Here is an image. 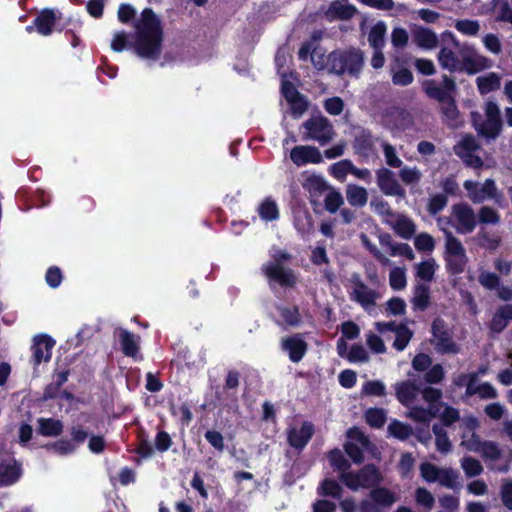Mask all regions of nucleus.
Returning a JSON list of instances; mask_svg holds the SVG:
<instances>
[{"label":"nucleus","mask_w":512,"mask_h":512,"mask_svg":"<svg viewBox=\"0 0 512 512\" xmlns=\"http://www.w3.org/2000/svg\"><path fill=\"white\" fill-rule=\"evenodd\" d=\"M476 85L480 94H488L500 88L501 77L495 72H490L477 77Z\"/></svg>","instance_id":"nucleus-31"},{"label":"nucleus","mask_w":512,"mask_h":512,"mask_svg":"<svg viewBox=\"0 0 512 512\" xmlns=\"http://www.w3.org/2000/svg\"><path fill=\"white\" fill-rule=\"evenodd\" d=\"M304 187L307 189V191L310 194V197L313 199L319 198L323 193L327 192L328 189L330 188L323 178L317 176L309 177L306 180Z\"/></svg>","instance_id":"nucleus-38"},{"label":"nucleus","mask_w":512,"mask_h":512,"mask_svg":"<svg viewBox=\"0 0 512 512\" xmlns=\"http://www.w3.org/2000/svg\"><path fill=\"white\" fill-rule=\"evenodd\" d=\"M345 193L348 203L353 207L362 208L368 202V192L362 186L348 184Z\"/></svg>","instance_id":"nucleus-30"},{"label":"nucleus","mask_w":512,"mask_h":512,"mask_svg":"<svg viewBox=\"0 0 512 512\" xmlns=\"http://www.w3.org/2000/svg\"><path fill=\"white\" fill-rule=\"evenodd\" d=\"M422 394V398L425 402L428 403V405H435L440 409V405L443 402H440V399L442 397V391L437 388L433 387H424L422 390L420 389V392Z\"/></svg>","instance_id":"nucleus-61"},{"label":"nucleus","mask_w":512,"mask_h":512,"mask_svg":"<svg viewBox=\"0 0 512 512\" xmlns=\"http://www.w3.org/2000/svg\"><path fill=\"white\" fill-rule=\"evenodd\" d=\"M353 162L344 159L332 164L329 167L330 174L339 181H344L348 174H351Z\"/></svg>","instance_id":"nucleus-46"},{"label":"nucleus","mask_w":512,"mask_h":512,"mask_svg":"<svg viewBox=\"0 0 512 512\" xmlns=\"http://www.w3.org/2000/svg\"><path fill=\"white\" fill-rule=\"evenodd\" d=\"M440 109L442 120L447 126L457 128L462 125L463 120L453 98L441 104Z\"/></svg>","instance_id":"nucleus-28"},{"label":"nucleus","mask_w":512,"mask_h":512,"mask_svg":"<svg viewBox=\"0 0 512 512\" xmlns=\"http://www.w3.org/2000/svg\"><path fill=\"white\" fill-rule=\"evenodd\" d=\"M439 265L434 258H428L415 265V275L425 282H431Z\"/></svg>","instance_id":"nucleus-33"},{"label":"nucleus","mask_w":512,"mask_h":512,"mask_svg":"<svg viewBox=\"0 0 512 512\" xmlns=\"http://www.w3.org/2000/svg\"><path fill=\"white\" fill-rule=\"evenodd\" d=\"M304 140H312L320 145H325L333 140L335 136L331 122L324 116H313L306 120L303 125Z\"/></svg>","instance_id":"nucleus-8"},{"label":"nucleus","mask_w":512,"mask_h":512,"mask_svg":"<svg viewBox=\"0 0 512 512\" xmlns=\"http://www.w3.org/2000/svg\"><path fill=\"white\" fill-rule=\"evenodd\" d=\"M375 175L377 186L384 195L401 199L405 198L406 191L392 170L381 167L375 171Z\"/></svg>","instance_id":"nucleus-13"},{"label":"nucleus","mask_w":512,"mask_h":512,"mask_svg":"<svg viewBox=\"0 0 512 512\" xmlns=\"http://www.w3.org/2000/svg\"><path fill=\"white\" fill-rule=\"evenodd\" d=\"M388 432L395 438L405 440L412 435V428L400 421L394 420L388 426Z\"/></svg>","instance_id":"nucleus-55"},{"label":"nucleus","mask_w":512,"mask_h":512,"mask_svg":"<svg viewBox=\"0 0 512 512\" xmlns=\"http://www.w3.org/2000/svg\"><path fill=\"white\" fill-rule=\"evenodd\" d=\"M367 423L375 428H380L386 422V413L384 409L370 408L365 414Z\"/></svg>","instance_id":"nucleus-58"},{"label":"nucleus","mask_w":512,"mask_h":512,"mask_svg":"<svg viewBox=\"0 0 512 512\" xmlns=\"http://www.w3.org/2000/svg\"><path fill=\"white\" fill-rule=\"evenodd\" d=\"M344 203L342 194L332 188H329L324 197L325 209L330 213H335Z\"/></svg>","instance_id":"nucleus-47"},{"label":"nucleus","mask_w":512,"mask_h":512,"mask_svg":"<svg viewBox=\"0 0 512 512\" xmlns=\"http://www.w3.org/2000/svg\"><path fill=\"white\" fill-rule=\"evenodd\" d=\"M478 149L476 139L471 135L464 136L455 146L454 151L460 158L467 157Z\"/></svg>","instance_id":"nucleus-45"},{"label":"nucleus","mask_w":512,"mask_h":512,"mask_svg":"<svg viewBox=\"0 0 512 512\" xmlns=\"http://www.w3.org/2000/svg\"><path fill=\"white\" fill-rule=\"evenodd\" d=\"M409 41V33L403 27H395L391 32V43L395 48L403 49Z\"/></svg>","instance_id":"nucleus-59"},{"label":"nucleus","mask_w":512,"mask_h":512,"mask_svg":"<svg viewBox=\"0 0 512 512\" xmlns=\"http://www.w3.org/2000/svg\"><path fill=\"white\" fill-rule=\"evenodd\" d=\"M443 409L441 412L439 411V418L443 425L451 426L453 423L460 420V412L458 409L449 406L445 403L440 405V409Z\"/></svg>","instance_id":"nucleus-53"},{"label":"nucleus","mask_w":512,"mask_h":512,"mask_svg":"<svg viewBox=\"0 0 512 512\" xmlns=\"http://www.w3.org/2000/svg\"><path fill=\"white\" fill-rule=\"evenodd\" d=\"M357 12L354 5L350 4L348 0H335L330 3L324 11V17L328 21L334 20H348L352 18Z\"/></svg>","instance_id":"nucleus-22"},{"label":"nucleus","mask_w":512,"mask_h":512,"mask_svg":"<svg viewBox=\"0 0 512 512\" xmlns=\"http://www.w3.org/2000/svg\"><path fill=\"white\" fill-rule=\"evenodd\" d=\"M21 475V469L16 462L0 464V483L11 485L15 483Z\"/></svg>","instance_id":"nucleus-35"},{"label":"nucleus","mask_w":512,"mask_h":512,"mask_svg":"<svg viewBox=\"0 0 512 512\" xmlns=\"http://www.w3.org/2000/svg\"><path fill=\"white\" fill-rule=\"evenodd\" d=\"M450 222L459 234H469L477 225V215L470 205L458 203L451 208Z\"/></svg>","instance_id":"nucleus-10"},{"label":"nucleus","mask_w":512,"mask_h":512,"mask_svg":"<svg viewBox=\"0 0 512 512\" xmlns=\"http://www.w3.org/2000/svg\"><path fill=\"white\" fill-rule=\"evenodd\" d=\"M460 465L466 477L472 478L482 474L484 468L481 462L471 456H465L460 460Z\"/></svg>","instance_id":"nucleus-40"},{"label":"nucleus","mask_w":512,"mask_h":512,"mask_svg":"<svg viewBox=\"0 0 512 512\" xmlns=\"http://www.w3.org/2000/svg\"><path fill=\"white\" fill-rule=\"evenodd\" d=\"M54 345L55 341L48 335L41 334L35 336L31 347L33 364L38 366L42 362L50 361Z\"/></svg>","instance_id":"nucleus-18"},{"label":"nucleus","mask_w":512,"mask_h":512,"mask_svg":"<svg viewBox=\"0 0 512 512\" xmlns=\"http://www.w3.org/2000/svg\"><path fill=\"white\" fill-rule=\"evenodd\" d=\"M346 435L347 441L344 444L345 452L354 463H362L364 460L363 453L370 451L372 446L368 437L356 427L350 428Z\"/></svg>","instance_id":"nucleus-11"},{"label":"nucleus","mask_w":512,"mask_h":512,"mask_svg":"<svg viewBox=\"0 0 512 512\" xmlns=\"http://www.w3.org/2000/svg\"><path fill=\"white\" fill-rule=\"evenodd\" d=\"M390 73L394 85L407 86L411 84L414 79L412 72L405 67L396 68L395 66H391Z\"/></svg>","instance_id":"nucleus-44"},{"label":"nucleus","mask_w":512,"mask_h":512,"mask_svg":"<svg viewBox=\"0 0 512 512\" xmlns=\"http://www.w3.org/2000/svg\"><path fill=\"white\" fill-rule=\"evenodd\" d=\"M424 90L430 98L439 101L441 104L452 99V96L449 95L441 86L437 85L434 80L426 81L424 84Z\"/></svg>","instance_id":"nucleus-42"},{"label":"nucleus","mask_w":512,"mask_h":512,"mask_svg":"<svg viewBox=\"0 0 512 512\" xmlns=\"http://www.w3.org/2000/svg\"><path fill=\"white\" fill-rule=\"evenodd\" d=\"M482 440L479 435L476 433L466 434V432L461 433V442L460 446L464 449L471 452H478L481 449Z\"/></svg>","instance_id":"nucleus-56"},{"label":"nucleus","mask_w":512,"mask_h":512,"mask_svg":"<svg viewBox=\"0 0 512 512\" xmlns=\"http://www.w3.org/2000/svg\"><path fill=\"white\" fill-rule=\"evenodd\" d=\"M414 246L418 251L432 252L435 248V241L430 234L420 233L414 239Z\"/></svg>","instance_id":"nucleus-62"},{"label":"nucleus","mask_w":512,"mask_h":512,"mask_svg":"<svg viewBox=\"0 0 512 512\" xmlns=\"http://www.w3.org/2000/svg\"><path fill=\"white\" fill-rule=\"evenodd\" d=\"M433 432L435 434L436 449L442 454H448L452 449V444L446 431L440 425L435 424Z\"/></svg>","instance_id":"nucleus-43"},{"label":"nucleus","mask_w":512,"mask_h":512,"mask_svg":"<svg viewBox=\"0 0 512 512\" xmlns=\"http://www.w3.org/2000/svg\"><path fill=\"white\" fill-rule=\"evenodd\" d=\"M38 432L43 436L56 437L63 432V423L58 419L53 418H39Z\"/></svg>","instance_id":"nucleus-32"},{"label":"nucleus","mask_w":512,"mask_h":512,"mask_svg":"<svg viewBox=\"0 0 512 512\" xmlns=\"http://www.w3.org/2000/svg\"><path fill=\"white\" fill-rule=\"evenodd\" d=\"M378 142L379 139L373 136L370 131L362 129L355 135L352 148L358 157L367 162L377 157L376 144Z\"/></svg>","instance_id":"nucleus-14"},{"label":"nucleus","mask_w":512,"mask_h":512,"mask_svg":"<svg viewBox=\"0 0 512 512\" xmlns=\"http://www.w3.org/2000/svg\"><path fill=\"white\" fill-rule=\"evenodd\" d=\"M369 497L378 505H380V507L383 508L386 512L400 498L397 492L389 490L385 487L372 489L369 493Z\"/></svg>","instance_id":"nucleus-27"},{"label":"nucleus","mask_w":512,"mask_h":512,"mask_svg":"<svg viewBox=\"0 0 512 512\" xmlns=\"http://www.w3.org/2000/svg\"><path fill=\"white\" fill-rule=\"evenodd\" d=\"M345 287L349 299L368 313L375 310L378 300L382 297L380 291L376 287L367 285L358 273L350 275Z\"/></svg>","instance_id":"nucleus-3"},{"label":"nucleus","mask_w":512,"mask_h":512,"mask_svg":"<svg viewBox=\"0 0 512 512\" xmlns=\"http://www.w3.org/2000/svg\"><path fill=\"white\" fill-rule=\"evenodd\" d=\"M432 344L442 354H457L459 348L453 341L447 325L442 319H435L432 323Z\"/></svg>","instance_id":"nucleus-12"},{"label":"nucleus","mask_w":512,"mask_h":512,"mask_svg":"<svg viewBox=\"0 0 512 512\" xmlns=\"http://www.w3.org/2000/svg\"><path fill=\"white\" fill-rule=\"evenodd\" d=\"M395 395L398 401L409 407L416 399L420 388L411 381H401L394 385Z\"/></svg>","instance_id":"nucleus-25"},{"label":"nucleus","mask_w":512,"mask_h":512,"mask_svg":"<svg viewBox=\"0 0 512 512\" xmlns=\"http://www.w3.org/2000/svg\"><path fill=\"white\" fill-rule=\"evenodd\" d=\"M412 42L420 49L425 51H431L438 47L439 37L432 29L412 24L410 26Z\"/></svg>","instance_id":"nucleus-17"},{"label":"nucleus","mask_w":512,"mask_h":512,"mask_svg":"<svg viewBox=\"0 0 512 512\" xmlns=\"http://www.w3.org/2000/svg\"><path fill=\"white\" fill-rule=\"evenodd\" d=\"M389 285L393 290H402L407 285L406 269L395 267L389 273Z\"/></svg>","instance_id":"nucleus-52"},{"label":"nucleus","mask_w":512,"mask_h":512,"mask_svg":"<svg viewBox=\"0 0 512 512\" xmlns=\"http://www.w3.org/2000/svg\"><path fill=\"white\" fill-rule=\"evenodd\" d=\"M444 261L446 270L453 275L464 272L468 256L462 242L451 231L445 230Z\"/></svg>","instance_id":"nucleus-5"},{"label":"nucleus","mask_w":512,"mask_h":512,"mask_svg":"<svg viewBox=\"0 0 512 512\" xmlns=\"http://www.w3.org/2000/svg\"><path fill=\"white\" fill-rule=\"evenodd\" d=\"M413 337V332L406 325L400 324V327L395 332V340L393 342V347L397 351H403L411 338Z\"/></svg>","instance_id":"nucleus-49"},{"label":"nucleus","mask_w":512,"mask_h":512,"mask_svg":"<svg viewBox=\"0 0 512 512\" xmlns=\"http://www.w3.org/2000/svg\"><path fill=\"white\" fill-rule=\"evenodd\" d=\"M343 489L335 480L326 479L319 487V493L324 496H331L339 499L342 495Z\"/></svg>","instance_id":"nucleus-57"},{"label":"nucleus","mask_w":512,"mask_h":512,"mask_svg":"<svg viewBox=\"0 0 512 512\" xmlns=\"http://www.w3.org/2000/svg\"><path fill=\"white\" fill-rule=\"evenodd\" d=\"M115 334L119 338L125 356L136 358L139 353L140 337L123 328L116 329Z\"/></svg>","instance_id":"nucleus-24"},{"label":"nucleus","mask_w":512,"mask_h":512,"mask_svg":"<svg viewBox=\"0 0 512 512\" xmlns=\"http://www.w3.org/2000/svg\"><path fill=\"white\" fill-rule=\"evenodd\" d=\"M477 453H480L484 459L490 461H497L502 455L499 444L494 441H483L481 449Z\"/></svg>","instance_id":"nucleus-50"},{"label":"nucleus","mask_w":512,"mask_h":512,"mask_svg":"<svg viewBox=\"0 0 512 512\" xmlns=\"http://www.w3.org/2000/svg\"><path fill=\"white\" fill-rule=\"evenodd\" d=\"M422 172L416 166H401L399 170V177L401 181L407 186H416L421 182Z\"/></svg>","instance_id":"nucleus-36"},{"label":"nucleus","mask_w":512,"mask_h":512,"mask_svg":"<svg viewBox=\"0 0 512 512\" xmlns=\"http://www.w3.org/2000/svg\"><path fill=\"white\" fill-rule=\"evenodd\" d=\"M454 26L457 31L466 36H476L480 31V24L477 20H457Z\"/></svg>","instance_id":"nucleus-54"},{"label":"nucleus","mask_w":512,"mask_h":512,"mask_svg":"<svg viewBox=\"0 0 512 512\" xmlns=\"http://www.w3.org/2000/svg\"><path fill=\"white\" fill-rule=\"evenodd\" d=\"M443 37L448 39L458 51L455 52L448 46L440 48L437 61L442 69L449 72H465L468 75H474L492 67L493 62L489 58L480 54L472 45L460 44L452 32L445 31Z\"/></svg>","instance_id":"nucleus-1"},{"label":"nucleus","mask_w":512,"mask_h":512,"mask_svg":"<svg viewBox=\"0 0 512 512\" xmlns=\"http://www.w3.org/2000/svg\"><path fill=\"white\" fill-rule=\"evenodd\" d=\"M262 271L270 282L278 283L282 287H293L296 283V276L289 268L280 263H266Z\"/></svg>","instance_id":"nucleus-16"},{"label":"nucleus","mask_w":512,"mask_h":512,"mask_svg":"<svg viewBox=\"0 0 512 512\" xmlns=\"http://www.w3.org/2000/svg\"><path fill=\"white\" fill-rule=\"evenodd\" d=\"M292 162L298 167L307 164H318L322 162V155L318 148L310 145H299L290 152Z\"/></svg>","instance_id":"nucleus-20"},{"label":"nucleus","mask_w":512,"mask_h":512,"mask_svg":"<svg viewBox=\"0 0 512 512\" xmlns=\"http://www.w3.org/2000/svg\"><path fill=\"white\" fill-rule=\"evenodd\" d=\"M479 221L483 224L496 225L500 222V215L496 209L490 206H483L478 213Z\"/></svg>","instance_id":"nucleus-63"},{"label":"nucleus","mask_w":512,"mask_h":512,"mask_svg":"<svg viewBox=\"0 0 512 512\" xmlns=\"http://www.w3.org/2000/svg\"><path fill=\"white\" fill-rule=\"evenodd\" d=\"M439 413V408L435 405H428L427 408L422 406L410 407L407 416L418 423H429Z\"/></svg>","instance_id":"nucleus-29"},{"label":"nucleus","mask_w":512,"mask_h":512,"mask_svg":"<svg viewBox=\"0 0 512 512\" xmlns=\"http://www.w3.org/2000/svg\"><path fill=\"white\" fill-rule=\"evenodd\" d=\"M328 65L336 74L348 73L357 77L364 65V54L357 48L334 51L328 56Z\"/></svg>","instance_id":"nucleus-4"},{"label":"nucleus","mask_w":512,"mask_h":512,"mask_svg":"<svg viewBox=\"0 0 512 512\" xmlns=\"http://www.w3.org/2000/svg\"><path fill=\"white\" fill-rule=\"evenodd\" d=\"M281 347L288 353L289 359L294 363L301 361L307 351V343L300 334L283 338Z\"/></svg>","instance_id":"nucleus-23"},{"label":"nucleus","mask_w":512,"mask_h":512,"mask_svg":"<svg viewBox=\"0 0 512 512\" xmlns=\"http://www.w3.org/2000/svg\"><path fill=\"white\" fill-rule=\"evenodd\" d=\"M421 477L428 483H438L440 486L458 490L462 484L459 472L453 468L438 467L432 463L425 462L419 467Z\"/></svg>","instance_id":"nucleus-7"},{"label":"nucleus","mask_w":512,"mask_h":512,"mask_svg":"<svg viewBox=\"0 0 512 512\" xmlns=\"http://www.w3.org/2000/svg\"><path fill=\"white\" fill-rule=\"evenodd\" d=\"M430 291L429 287L424 284H419L414 288V295L412 304L414 309L423 311L429 305Z\"/></svg>","instance_id":"nucleus-37"},{"label":"nucleus","mask_w":512,"mask_h":512,"mask_svg":"<svg viewBox=\"0 0 512 512\" xmlns=\"http://www.w3.org/2000/svg\"><path fill=\"white\" fill-rule=\"evenodd\" d=\"M134 42L136 54L144 59H156L161 52L162 28L160 20L150 8H145L134 24Z\"/></svg>","instance_id":"nucleus-2"},{"label":"nucleus","mask_w":512,"mask_h":512,"mask_svg":"<svg viewBox=\"0 0 512 512\" xmlns=\"http://www.w3.org/2000/svg\"><path fill=\"white\" fill-rule=\"evenodd\" d=\"M386 31L387 26L383 21H378L371 27L368 33V43L373 49H383Z\"/></svg>","instance_id":"nucleus-34"},{"label":"nucleus","mask_w":512,"mask_h":512,"mask_svg":"<svg viewBox=\"0 0 512 512\" xmlns=\"http://www.w3.org/2000/svg\"><path fill=\"white\" fill-rule=\"evenodd\" d=\"M384 223L403 239H410L416 232L414 221L408 216L395 213L392 218H385Z\"/></svg>","instance_id":"nucleus-21"},{"label":"nucleus","mask_w":512,"mask_h":512,"mask_svg":"<svg viewBox=\"0 0 512 512\" xmlns=\"http://www.w3.org/2000/svg\"><path fill=\"white\" fill-rule=\"evenodd\" d=\"M370 206L376 214L383 217V220L385 218H392L395 214V212L390 208L388 202L382 198H373L370 202Z\"/></svg>","instance_id":"nucleus-64"},{"label":"nucleus","mask_w":512,"mask_h":512,"mask_svg":"<svg viewBox=\"0 0 512 512\" xmlns=\"http://www.w3.org/2000/svg\"><path fill=\"white\" fill-rule=\"evenodd\" d=\"M340 480L348 489L358 491L380 484L383 481V477L375 465L368 464L358 471L349 470L340 474Z\"/></svg>","instance_id":"nucleus-6"},{"label":"nucleus","mask_w":512,"mask_h":512,"mask_svg":"<svg viewBox=\"0 0 512 512\" xmlns=\"http://www.w3.org/2000/svg\"><path fill=\"white\" fill-rule=\"evenodd\" d=\"M57 19L55 11L51 9L42 10L34 19L36 31L43 36L51 35Z\"/></svg>","instance_id":"nucleus-26"},{"label":"nucleus","mask_w":512,"mask_h":512,"mask_svg":"<svg viewBox=\"0 0 512 512\" xmlns=\"http://www.w3.org/2000/svg\"><path fill=\"white\" fill-rule=\"evenodd\" d=\"M314 434V426L306 421L301 426H292L287 430V440L295 449H303Z\"/></svg>","instance_id":"nucleus-19"},{"label":"nucleus","mask_w":512,"mask_h":512,"mask_svg":"<svg viewBox=\"0 0 512 512\" xmlns=\"http://www.w3.org/2000/svg\"><path fill=\"white\" fill-rule=\"evenodd\" d=\"M380 145L383 150L386 164L392 168H400L403 165V162L399 158L396 148L387 141H381Z\"/></svg>","instance_id":"nucleus-48"},{"label":"nucleus","mask_w":512,"mask_h":512,"mask_svg":"<svg viewBox=\"0 0 512 512\" xmlns=\"http://www.w3.org/2000/svg\"><path fill=\"white\" fill-rule=\"evenodd\" d=\"M486 120L477 122L473 114L474 126L479 134L487 138L495 139L501 132L502 121L498 105L493 101H488L485 105Z\"/></svg>","instance_id":"nucleus-9"},{"label":"nucleus","mask_w":512,"mask_h":512,"mask_svg":"<svg viewBox=\"0 0 512 512\" xmlns=\"http://www.w3.org/2000/svg\"><path fill=\"white\" fill-rule=\"evenodd\" d=\"M45 448L60 456L69 455L76 451V445L71 440L67 439H61L48 444Z\"/></svg>","instance_id":"nucleus-51"},{"label":"nucleus","mask_w":512,"mask_h":512,"mask_svg":"<svg viewBox=\"0 0 512 512\" xmlns=\"http://www.w3.org/2000/svg\"><path fill=\"white\" fill-rule=\"evenodd\" d=\"M468 192V197L473 203H482L487 199H494L497 194V187L492 179L479 183L472 180H466L463 184Z\"/></svg>","instance_id":"nucleus-15"},{"label":"nucleus","mask_w":512,"mask_h":512,"mask_svg":"<svg viewBox=\"0 0 512 512\" xmlns=\"http://www.w3.org/2000/svg\"><path fill=\"white\" fill-rule=\"evenodd\" d=\"M415 501L418 505L424 507L427 510H431L435 503L434 496L424 487H419L416 489Z\"/></svg>","instance_id":"nucleus-60"},{"label":"nucleus","mask_w":512,"mask_h":512,"mask_svg":"<svg viewBox=\"0 0 512 512\" xmlns=\"http://www.w3.org/2000/svg\"><path fill=\"white\" fill-rule=\"evenodd\" d=\"M258 213L262 220L273 221L278 219L279 210L276 202L271 198H266L258 207Z\"/></svg>","instance_id":"nucleus-41"},{"label":"nucleus","mask_w":512,"mask_h":512,"mask_svg":"<svg viewBox=\"0 0 512 512\" xmlns=\"http://www.w3.org/2000/svg\"><path fill=\"white\" fill-rule=\"evenodd\" d=\"M328 460L330 465L339 473V475L350 470V462L339 449L331 450L328 453Z\"/></svg>","instance_id":"nucleus-39"}]
</instances>
